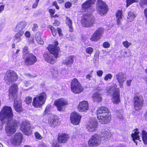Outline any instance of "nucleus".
Listing matches in <instances>:
<instances>
[{"label":"nucleus","mask_w":147,"mask_h":147,"mask_svg":"<svg viewBox=\"0 0 147 147\" xmlns=\"http://www.w3.org/2000/svg\"><path fill=\"white\" fill-rule=\"evenodd\" d=\"M13 114L10 107L4 106L0 112V119L2 122L7 123L5 127L6 133L9 136H11L16 132V128L20 123L15 119H12Z\"/></svg>","instance_id":"obj_1"},{"label":"nucleus","mask_w":147,"mask_h":147,"mask_svg":"<svg viewBox=\"0 0 147 147\" xmlns=\"http://www.w3.org/2000/svg\"><path fill=\"white\" fill-rule=\"evenodd\" d=\"M54 43V45H49L48 47L50 53L44 56L45 60L51 64H53L56 62L59 50V48L57 46L58 44V42L55 41Z\"/></svg>","instance_id":"obj_2"},{"label":"nucleus","mask_w":147,"mask_h":147,"mask_svg":"<svg viewBox=\"0 0 147 147\" xmlns=\"http://www.w3.org/2000/svg\"><path fill=\"white\" fill-rule=\"evenodd\" d=\"M97 118L99 122L102 124H106L109 122L111 116L108 109L105 107L99 108L97 111Z\"/></svg>","instance_id":"obj_3"},{"label":"nucleus","mask_w":147,"mask_h":147,"mask_svg":"<svg viewBox=\"0 0 147 147\" xmlns=\"http://www.w3.org/2000/svg\"><path fill=\"white\" fill-rule=\"evenodd\" d=\"M140 132L138 130L136 129L134 130L131 134V136L133 139V140L136 143L137 145V142L136 140H138L141 141V140H142L144 143L147 144V133L144 130L142 131V133H140L139 135Z\"/></svg>","instance_id":"obj_4"},{"label":"nucleus","mask_w":147,"mask_h":147,"mask_svg":"<svg viewBox=\"0 0 147 147\" xmlns=\"http://www.w3.org/2000/svg\"><path fill=\"white\" fill-rule=\"evenodd\" d=\"M81 22L83 27H90L94 25V18L91 13H86L82 17Z\"/></svg>","instance_id":"obj_5"},{"label":"nucleus","mask_w":147,"mask_h":147,"mask_svg":"<svg viewBox=\"0 0 147 147\" xmlns=\"http://www.w3.org/2000/svg\"><path fill=\"white\" fill-rule=\"evenodd\" d=\"M47 96L45 92H43L35 97L33 100L32 105L35 107H40L45 103Z\"/></svg>","instance_id":"obj_6"},{"label":"nucleus","mask_w":147,"mask_h":147,"mask_svg":"<svg viewBox=\"0 0 147 147\" xmlns=\"http://www.w3.org/2000/svg\"><path fill=\"white\" fill-rule=\"evenodd\" d=\"M18 79V76L13 71L9 70L6 73L4 80L7 84H10L16 81Z\"/></svg>","instance_id":"obj_7"},{"label":"nucleus","mask_w":147,"mask_h":147,"mask_svg":"<svg viewBox=\"0 0 147 147\" xmlns=\"http://www.w3.org/2000/svg\"><path fill=\"white\" fill-rule=\"evenodd\" d=\"M107 91L109 93H111V92H113V98L112 99V102L114 103L118 104L120 102V92L118 88H113L108 87L107 88Z\"/></svg>","instance_id":"obj_8"},{"label":"nucleus","mask_w":147,"mask_h":147,"mask_svg":"<svg viewBox=\"0 0 147 147\" xmlns=\"http://www.w3.org/2000/svg\"><path fill=\"white\" fill-rule=\"evenodd\" d=\"M101 142V137L96 134L92 136L89 140L88 144L90 147H95L99 145Z\"/></svg>","instance_id":"obj_9"},{"label":"nucleus","mask_w":147,"mask_h":147,"mask_svg":"<svg viewBox=\"0 0 147 147\" xmlns=\"http://www.w3.org/2000/svg\"><path fill=\"white\" fill-rule=\"evenodd\" d=\"M71 89L72 91L76 94H78L83 91V88L76 78L74 79L71 84Z\"/></svg>","instance_id":"obj_10"},{"label":"nucleus","mask_w":147,"mask_h":147,"mask_svg":"<svg viewBox=\"0 0 147 147\" xmlns=\"http://www.w3.org/2000/svg\"><path fill=\"white\" fill-rule=\"evenodd\" d=\"M97 9L98 13L101 15H103L107 13L108 7L105 2L101 0H98L97 3Z\"/></svg>","instance_id":"obj_11"},{"label":"nucleus","mask_w":147,"mask_h":147,"mask_svg":"<svg viewBox=\"0 0 147 147\" xmlns=\"http://www.w3.org/2000/svg\"><path fill=\"white\" fill-rule=\"evenodd\" d=\"M134 109L138 110L141 109L143 106L144 100L142 96L137 94H135L134 98Z\"/></svg>","instance_id":"obj_12"},{"label":"nucleus","mask_w":147,"mask_h":147,"mask_svg":"<svg viewBox=\"0 0 147 147\" xmlns=\"http://www.w3.org/2000/svg\"><path fill=\"white\" fill-rule=\"evenodd\" d=\"M23 139V136L20 133H16L10 139L11 144L13 146H18L20 145Z\"/></svg>","instance_id":"obj_13"},{"label":"nucleus","mask_w":147,"mask_h":147,"mask_svg":"<svg viewBox=\"0 0 147 147\" xmlns=\"http://www.w3.org/2000/svg\"><path fill=\"white\" fill-rule=\"evenodd\" d=\"M20 129L26 135H30L32 134L30 124L26 121L22 122L21 125Z\"/></svg>","instance_id":"obj_14"},{"label":"nucleus","mask_w":147,"mask_h":147,"mask_svg":"<svg viewBox=\"0 0 147 147\" xmlns=\"http://www.w3.org/2000/svg\"><path fill=\"white\" fill-rule=\"evenodd\" d=\"M98 122L95 119L92 118L86 125L87 130L90 132L95 131L97 128Z\"/></svg>","instance_id":"obj_15"},{"label":"nucleus","mask_w":147,"mask_h":147,"mask_svg":"<svg viewBox=\"0 0 147 147\" xmlns=\"http://www.w3.org/2000/svg\"><path fill=\"white\" fill-rule=\"evenodd\" d=\"M54 104L58 111H62L64 110L65 107L68 104V103L66 100L61 98L56 100Z\"/></svg>","instance_id":"obj_16"},{"label":"nucleus","mask_w":147,"mask_h":147,"mask_svg":"<svg viewBox=\"0 0 147 147\" xmlns=\"http://www.w3.org/2000/svg\"><path fill=\"white\" fill-rule=\"evenodd\" d=\"M103 32L102 28H98L91 36L90 40L92 41H96L99 40L102 36Z\"/></svg>","instance_id":"obj_17"},{"label":"nucleus","mask_w":147,"mask_h":147,"mask_svg":"<svg viewBox=\"0 0 147 147\" xmlns=\"http://www.w3.org/2000/svg\"><path fill=\"white\" fill-rule=\"evenodd\" d=\"M18 88V86L16 84H14L11 85L9 89V98L13 99V98L17 97L16 93L17 92Z\"/></svg>","instance_id":"obj_18"},{"label":"nucleus","mask_w":147,"mask_h":147,"mask_svg":"<svg viewBox=\"0 0 147 147\" xmlns=\"http://www.w3.org/2000/svg\"><path fill=\"white\" fill-rule=\"evenodd\" d=\"M36 61V57L33 54L30 53L26 56L24 60V63L26 65H31L34 64Z\"/></svg>","instance_id":"obj_19"},{"label":"nucleus","mask_w":147,"mask_h":147,"mask_svg":"<svg viewBox=\"0 0 147 147\" xmlns=\"http://www.w3.org/2000/svg\"><path fill=\"white\" fill-rule=\"evenodd\" d=\"M115 77L119 83L121 88L123 87V84L126 80L125 75L122 72L117 73L115 76Z\"/></svg>","instance_id":"obj_20"},{"label":"nucleus","mask_w":147,"mask_h":147,"mask_svg":"<svg viewBox=\"0 0 147 147\" xmlns=\"http://www.w3.org/2000/svg\"><path fill=\"white\" fill-rule=\"evenodd\" d=\"M14 99L13 107L15 111L18 112H22L23 110L22 107L21 101L20 98L17 97L13 98Z\"/></svg>","instance_id":"obj_21"},{"label":"nucleus","mask_w":147,"mask_h":147,"mask_svg":"<svg viewBox=\"0 0 147 147\" xmlns=\"http://www.w3.org/2000/svg\"><path fill=\"white\" fill-rule=\"evenodd\" d=\"M96 0H87L82 5V10L84 12L87 11L90 8Z\"/></svg>","instance_id":"obj_22"},{"label":"nucleus","mask_w":147,"mask_h":147,"mask_svg":"<svg viewBox=\"0 0 147 147\" xmlns=\"http://www.w3.org/2000/svg\"><path fill=\"white\" fill-rule=\"evenodd\" d=\"M81 117L76 112L72 113L71 115L70 120L74 125H78L80 121Z\"/></svg>","instance_id":"obj_23"},{"label":"nucleus","mask_w":147,"mask_h":147,"mask_svg":"<svg viewBox=\"0 0 147 147\" xmlns=\"http://www.w3.org/2000/svg\"><path fill=\"white\" fill-rule=\"evenodd\" d=\"M78 109L80 112L85 111L88 110L89 105L87 101H84L80 102L78 106Z\"/></svg>","instance_id":"obj_24"},{"label":"nucleus","mask_w":147,"mask_h":147,"mask_svg":"<svg viewBox=\"0 0 147 147\" xmlns=\"http://www.w3.org/2000/svg\"><path fill=\"white\" fill-rule=\"evenodd\" d=\"M58 120L53 115H50L48 118L49 125L52 127H55L58 124Z\"/></svg>","instance_id":"obj_25"},{"label":"nucleus","mask_w":147,"mask_h":147,"mask_svg":"<svg viewBox=\"0 0 147 147\" xmlns=\"http://www.w3.org/2000/svg\"><path fill=\"white\" fill-rule=\"evenodd\" d=\"M75 58V57L74 55H70L63 61L62 63L67 66H71L74 63V59Z\"/></svg>","instance_id":"obj_26"},{"label":"nucleus","mask_w":147,"mask_h":147,"mask_svg":"<svg viewBox=\"0 0 147 147\" xmlns=\"http://www.w3.org/2000/svg\"><path fill=\"white\" fill-rule=\"evenodd\" d=\"M101 138L103 137L105 140H109L112 136V134L110 131L107 129L102 130L101 132V135H100Z\"/></svg>","instance_id":"obj_27"},{"label":"nucleus","mask_w":147,"mask_h":147,"mask_svg":"<svg viewBox=\"0 0 147 147\" xmlns=\"http://www.w3.org/2000/svg\"><path fill=\"white\" fill-rule=\"evenodd\" d=\"M69 138V135L66 134H63L59 135L58 137V141L59 142L65 143Z\"/></svg>","instance_id":"obj_28"},{"label":"nucleus","mask_w":147,"mask_h":147,"mask_svg":"<svg viewBox=\"0 0 147 147\" xmlns=\"http://www.w3.org/2000/svg\"><path fill=\"white\" fill-rule=\"evenodd\" d=\"M24 32L23 31H20L15 34L14 37V41L16 43L18 42L21 41V37L24 34Z\"/></svg>","instance_id":"obj_29"},{"label":"nucleus","mask_w":147,"mask_h":147,"mask_svg":"<svg viewBox=\"0 0 147 147\" xmlns=\"http://www.w3.org/2000/svg\"><path fill=\"white\" fill-rule=\"evenodd\" d=\"M122 10H118L116 14L117 23V24H120L122 19Z\"/></svg>","instance_id":"obj_30"},{"label":"nucleus","mask_w":147,"mask_h":147,"mask_svg":"<svg viewBox=\"0 0 147 147\" xmlns=\"http://www.w3.org/2000/svg\"><path fill=\"white\" fill-rule=\"evenodd\" d=\"M26 25L27 23L25 21L20 22L17 24L16 29L17 30H21L24 28Z\"/></svg>","instance_id":"obj_31"},{"label":"nucleus","mask_w":147,"mask_h":147,"mask_svg":"<svg viewBox=\"0 0 147 147\" xmlns=\"http://www.w3.org/2000/svg\"><path fill=\"white\" fill-rule=\"evenodd\" d=\"M92 99L94 101L100 102L102 100L101 95L100 93H95L93 95Z\"/></svg>","instance_id":"obj_32"},{"label":"nucleus","mask_w":147,"mask_h":147,"mask_svg":"<svg viewBox=\"0 0 147 147\" xmlns=\"http://www.w3.org/2000/svg\"><path fill=\"white\" fill-rule=\"evenodd\" d=\"M41 34L42 33L40 32H37L35 35V38L38 43L41 45H43L44 44V42L41 38Z\"/></svg>","instance_id":"obj_33"},{"label":"nucleus","mask_w":147,"mask_h":147,"mask_svg":"<svg viewBox=\"0 0 147 147\" xmlns=\"http://www.w3.org/2000/svg\"><path fill=\"white\" fill-rule=\"evenodd\" d=\"M136 16V15L134 13V12L130 11L128 13V15L127 16V21L128 22H131L133 21Z\"/></svg>","instance_id":"obj_34"},{"label":"nucleus","mask_w":147,"mask_h":147,"mask_svg":"<svg viewBox=\"0 0 147 147\" xmlns=\"http://www.w3.org/2000/svg\"><path fill=\"white\" fill-rule=\"evenodd\" d=\"M66 23L69 28V31L72 32L73 31V27L72 24V20L68 17H66Z\"/></svg>","instance_id":"obj_35"},{"label":"nucleus","mask_w":147,"mask_h":147,"mask_svg":"<svg viewBox=\"0 0 147 147\" xmlns=\"http://www.w3.org/2000/svg\"><path fill=\"white\" fill-rule=\"evenodd\" d=\"M23 53L24 57H26L28 56L29 54H30L29 52L28 51V47L27 46H25L23 48Z\"/></svg>","instance_id":"obj_36"},{"label":"nucleus","mask_w":147,"mask_h":147,"mask_svg":"<svg viewBox=\"0 0 147 147\" xmlns=\"http://www.w3.org/2000/svg\"><path fill=\"white\" fill-rule=\"evenodd\" d=\"M51 72L53 77L56 78L57 77L58 73L57 70L52 68L51 69Z\"/></svg>","instance_id":"obj_37"},{"label":"nucleus","mask_w":147,"mask_h":147,"mask_svg":"<svg viewBox=\"0 0 147 147\" xmlns=\"http://www.w3.org/2000/svg\"><path fill=\"white\" fill-rule=\"evenodd\" d=\"M51 107L50 105H48L46 107L45 110L43 112V114L44 115H45L47 114H49L51 110Z\"/></svg>","instance_id":"obj_38"},{"label":"nucleus","mask_w":147,"mask_h":147,"mask_svg":"<svg viewBox=\"0 0 147 147\" xmlns=\"http://www.w3.org/2000/svg\"><path fill=\"white\" fill-rule=\"evenodd\" d=\"M138 0H127L126 7H127L131 4L134 3L138 2Z\"/></svg>","instance_id":"obj_39"},{"label":"nucleus","mask_w":147,"mask_h":147,"mask_svg":"<svg viewBox=\"0 0 147 147\" xmlns=\"http://www.w3.org/2000/svg\"><path fill=\"white\" fill-rule=\"evenodd\" d=\"M131 43L129 42L126 40L123 42V46L126 48H128L131 45Z\"/></svg>","instance_id":"obj_40"},{"label":"nucleus","mask_w":147,"mask_h":147,"mask_svg":"<svg viewBox=\"0 0 147 147\" xmlns=\"http://www.w3.org/2000/svg\"><path fill=\"white\" fill-rule=\"evenodd\" d=\"M86 52L88 54H91L93 51V49L91 47H88L86 49Z\"/></svg>","instance_id":"obj_41"},{"label":"nucleus","mask_w":147,"mask_h":147,"mask_svg":"<svg viewBox=\"0 0 147 147\" xmlns=\"http://www.w3.org/2000/svg\"><path fill=\"white\" fill-rule=\"evenodd\" d=\"M113 75L111 74H108L105 76L104 80L105 81H107L109 79H111L112 78Z\"/></svg>","instance_id":"obj_42"},{"label":"nucleus","mask_w":147,"mask_h":147,"mask_svg":"<svg viewBox=\"0 0 147 147\" xmlns=\"http://www.w3.org/2000/svg\"><path fill=\"white\" fill-rule=\"evenodd\" d=\"M140 4L142 7L144 5H147V0H140Z\"/></svg>","instance_id":"obj_43"},{"label":"nucleus","mask_w":147,"mask_h":147,"mask_svg":"<svg viewBox=\"0 0 147 147\" xmlns=\"http://www.w3.org/2000/svg\"><path fill=\"white\" fill-rule=\"evenodd\" d=\"M35 135L36 138L37 139L41 140L42 138V136L38 132H36L35 133Z\"/></svg>","instance_id":"obj_44"},{"label":"nucleus","mask_w":147,"mask_h":147,"mask_svg":"<svg viewBox=\"0 0 147 147\" xmlns=\"http://www.w3.org/2000/svg\"><path fill=\"white\" fill-rule=\"evenodd\" d=\"M49 12L50 14V16L51 17L55 13V10L52 9H49Z\"/></svg>","instance_id":"obj_45"},{"label":"nucleus","mask_w":147,"mask_h":147,"mask_svg":"<svg viewBox=\"0 0 147 147\" xmlns=\"http://www.w3.org/2000/svg\"><path fill=\"white\" fill-rule=\"evenodd\" d=\"M32 98L30 97H28L26 98V103L28 104H29L32 102Z\"/></svg>","instance_id":"obj_46"},{"label":"nucleus","mask_w":147,"mask_h":147,"mask_svg":"<svg viewBox=\"0 0 147 147\" xmlns=\"http://www.w3.org/2000/svg\"><path fill=\"white\" fill-rule=\"evenodd\" d=\"M117 117L118 119H120L123 120V117L122 115L120 113L117 112L116 113Z\"/></svg>","instance_id":"obj_47"},{"label":"nucleus","mask_w":147,"mask_h":147,"mask_svg":"<svg viewBox=\"0 0 147 147\" xmlns=\"http://www.w3.org/2000/svg\"><path fill=\"white\" fill-rule=\"evenodd\" d=\"M72 5L71 3L69 2H67L65 4V7L66 8H70Z\"/></svg>","instance_id":"obj_48"},{"label":"nucleus","mask_w":147,"mask_h":147,"mask_svg":"<svg viewBox=\"0 0 147 147\" xmlns=\"http://www.w3.org/2000/svg\"><path fill=\"white\" fill-rule=\"evenodd\" d=\"M38 25L36 24H34L32 28V30L34 31H36L38 28Z\"/></svg>","instance_id":"obj_49"},{"label":"nucleus","mask_w":147,"mask_h":147,"mask_svg":"<svg viewBox=\"0 0 147 147\" xmlns=\"http://www.w3.org/2000/svg\"><path fill=\"white\" fill-rule=\"evenodd\" d=\"M103 46L105 48H108L110 47V44L108 42H105L103 43Z\"/></svg>","instance_id":"obj_50"},{"label":"nucleus","mask_w":147,"mask_h":147,"mask_svg":"<svg viewBox=\"0 0 147 147\" xmlns=\"http://www.w3.org/2000/svg\"><path fill=\"white\" fill-rule=\"evenodd\" d=\"M103 73V71L102 70H99L97 71L96 74L99 77H101Z\"/></svg>","instance_id":"obj_51"},{"label":"nucleus","mask_w":147,"mask_h":147,"mask_svg":"<svg viewBox=\"0 0 147 147\" xmlns=\"http://www.w3.org/2000/svg\"><path fill=\"white\" fill-rule=\"evenodd\" d=\"M25 36L27 38H29L30 37V32L29 31H27L24 34Z\"/></svg>","instance_id":"obj_52"},{"label":"nucleus","mask_w":147,"mask_h":147,"mask_svg":"<svg viewBox=\"0 0 147 147\" xmlns=\"http://www.w3.org/2000/svg\"><path fill=\"white\" fill-rule=\"evenodd\" d=\"M4 5L3 3L0 5V13H1L4 10Z\"/></svg>","instance_id":"obj_53"},{"label":"nucleus","mask_w":147,"mask_h":147,"mask_svg":"<svg viewBox=\"0 0 147 147\" xmlns=\"http://www.w3.org/2000/svg\"><path fill=\"white\" fill-rule=\"evenodd\" d=\"M51 31L52 34V35L54 36H56L57 34V31L54 28H53V29L51 30Z\"/></svg>","instance_id":"obj_54"},{"label":"nucleus","mask_w":147,"mask_h":147,"mask_svg":"<svg viewBox=\"0 0 147 147\" xmlns=\"http://www.w3.org/2000/svg\"><path fill=\"white\" fill-rule=\"evenodd\" d=\"M68 38L70 40H72L75 38V36L73 34H71L70 35Z\"/></svg>","instance_id":"obj_55"},{"label":"nucleus","mask_w":147,"mask_h":147,"mask_svg":"<svg viewBox=\"0 0 147 147\" xmlns=\"http://www.w3.org/2000/svg\"><path fill=\"white\" fill-rule=\"evenodd\" d=\"M38 2H39L38 0H36V1L35 3H34V4L33 5V6H32L33 8H35L37 7Z\"/></svg>","instance_id":"obj_56"},{"label":"nucleus","mask_w":147,"mask_h":147,"mask_svg":"<svg viewBox=\"0 0 147 147\" xmlns=\"http://www.w3.org/2000/svg\"><path fill=\"white\" fill-rule=\"evenodd\" d=\"M25 75L30 78H34L36 76L35 74H34V75H31L29 74L28 73H26Z\"/></svg>","instance_id":"obj_57"},{"label":"nucleus","mask_w":147,"mask_h":147,"mask_svg":"<svg viewBox=\"0 0 147 147\" xmlns=\"http://www.w3.org/2000/svg\"><path fill=\"white\" fill-rule=\"evenodd\" d=\"M57 31L59 35L60 36H62L63 35L61 33V30L59 28H57Z\"/></svg>","instance_id":"obj_58"},{"label":"nucleus","mask_w":147,"mask_h":147,"mask_svg":"<svg viewBox=\"0 0 147 147\" xmlns=\"http://www.w3.org/2000/svg\"><path fill=\"white\" fill-rule=\"evenodd\" d=\"M53 24L54 26H58L59 25L60 23L58 21L55 20V21Z\"/></svg>","instance_id":"obj_59"},{"label":"nucleus","mask_w":147,"mask_h":147,"mask_svg":"<svg viewBox=\"0 0 147 147\" xmlns=\"http://www.w3.org/2000/svg\"><path fill=\"white\" fill-rule=\"evenodd\" d=\"M92 77V76L91 74H88L86 76V78L89 80H90V78Z\"/></svg>","instance_id":"obj_60"},{"label":"nucleus","mask_w":147,"mask_h":147,"mask_svg":"<svg viewBox=\"0 0 147 147\" xmlns=\"http://www.w3.org/2000/svg\"><path fill=\"white\" fill-rule=\"evenodd\" d=\"M29 82L26 81H25L24 82V85L26 87L28 86H30V83Z\"/></svg>","instance_id":"obj_61"},{"label":"nucleus","mask_w":147,"mask_h":147,"mask_svg":"<svg viewBox=\"0 0 147 147\" xmlns=\"http://www.w3.org/2000/svg\"><path fill=\"white\" fill-rule=\"evenodd\" d=\"M39 147H47V146L45 143L41 142L39 144Z\"/></svg>","instance_id":"obj_62"},{"label":"nucleus","mask_w":147,"mask_h":147,"mask_svg":"<svg viewBox=\"0 0 147 147\" xmlns=\"http://www.w3.org/2000/svg\"><path fill=\"white\" fill-rule=\"evenodd\" d=\"M131 80H129L127 81V85L128 86H129L131 85Z\"/></svg>","instance_id":"obj_63"},{"label":"nucleus","mask_w":147,"mask_h":147,"mask_svg":"<svg viewBox=\"0 0 147 147\" xmlns=\"http://www.w3.org/2000/svg\"><path fill=\"white\" fill-rule=\"evenodd\" d=\"M53 147H61L59 146V145L57 142L56 143H54L53 144Z\"/></svg>","instance_id":"obj_64"}]
</instances>
